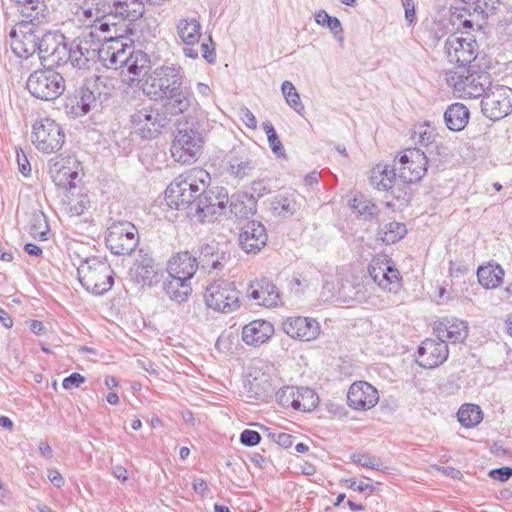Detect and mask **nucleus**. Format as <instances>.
Masks as SVG:
<instances>
[{"label": "nucleus", "instance_id": "obj_13", "mask_svg": "<svg viewBox=\"0 0 512 512\" xmlns=\"http://www.w3.org/2000/svg\"><path fill=\"white\" fill-rule=\"evenodd\" d=\"M65 139L62 127L50 118H44L33 125L32 142L43 153L59 150Z\"/></svg>", "mask_w": 512, "mask_h": 512}, {"label": "nucleus", "instance_id": "obj_5", "mask_svg": "<svg viewBox=\"0 0 512 512\" xmlns=\"http://www.w3.org/2000/svg\"><path fill=\"white\" fill-rule=\"evenodd\" d=\"M114 271L107 261L91 257L78 268L81 285L94 295H104L114 284Z\"/></svg>", "mask_w": 512, "mask_h": 512}, {"label": "nucleus", "instance_id": "obj_46", "mask_svg": "<svg viewBox=\"0 0 512 512\" xmlns=\"http://www.w3.org/2000/svg\"><path fill=\"white\" fill-rule=\"evenodd\" d=\"M406 233L407 229L404 223L392 221L384 224L380 228L378 235L384 243L391 245L401 240Z\"/></svg>", "mask_w": 512, "mask_h": 512}, {"label": "nucleus", "instance_id": "obj_28", "mask_svg": "<svg viewBox=\"0 0 512 512\" xmlns=\"http://www.w3.org/2000/svg\"><path fill=\"white\" fill-rule=\"evenodd\" d=\"M434 332L446 342L462 343L468 336V324L456 317H444L435 322Z\"/></svg>", "mask_w": 512, "mask_h": 512}, {"label": "nucleus", "instance_id": "obj_57", "mask_svg": "<svg viewBox=\"0 0 512 512\" xmlns=\"http://www.w3.org/2000/svg\"><path fill=\"white\" fill-rule=\"evenodd\" d=\"M259 432L251 429H245L240 433L239 442L245 447H254L261 442Z\"/></svg>", "mask_w": 512, "mask_h": 512}, {"label": "nucleus", "instance_id": "obj_14", "mask_svg": "<svg viewBox=\"0 0 512 512\" xmlns=\"http://www.w3.org/2000/svg\"><path fill=\"white\" fill-rule=\"evenodd\" d=\"M481 111L493 121L509 115L512 112V89L503 85L490 87L482 97Z\"/></svg>", "mask_w": 512, "mask_h": 512}, {"label": "nucleus", "instance_id": "obj_26", "mask_svg": "<svg viewBox=\"0 0 512 512\" xmlns=\"http://www.w3.org/2000/svg\"><path fill=\"white\" fill-rule=\"evenodd\" d=\"M247 297L258 305L275 307L280 301V292L272 280L263 277L250 282L247 288Z\"/></svg>", "mask_w": 512, "mask_h": 512}, {"label": "nucleus", "instance_id": "obj_52", "mask_svg": "<svg viewBox=\"0 0 512 512\" xmlns=\"http://www.w3.org/2000/svg\"><path fill=\"white\" fill-rule=\"evenodd\" d=\"M474 13L481 16L482 19L493 13L498 4V0H461Z\"/></svg>", "mask_w": 512, "mask_h": 512}, {"label": "nucleus", "instance_id": "obj_38", "mask_svg": "<svg viewBox=\"0 0 512 512\" xmlns=\"http://www.w3.org/2000/svg\"><path fill=\"white\" fill-rule=\"evenodd\" d=\"M166 295L177 303L185 302L192 292L190 280L176 275H169L163 283Z\"/></svg>", "mask_w": 512, "mask_h": 512}, {"label": "nucleus", "instance_id": "obj_58", "mask_svg": "<svg viewBox=\"0 0 512 512\" xmlns=\"http://www.w3.org/2000/svg\"><path fill=\"white\" fill-rule=\"evenodd\" d=\"M251 191L250 194H254L256 200H258L271 192V186L268 180L258 179L251 183Z\"/></svg>", "mask_w": 512, "mask_h": 512}, {"label": "nucleus", "instance_id": "obj_15", "mask_svg": "<svg viewBox=\"0 0 512 512\" xmlns=\"http://www.w3.org/2000/svg\"><path fill=\"white\" fill-rule=\"evenodd\" d=\"M102 83L101 78L97 77L95 81L82 85L74 94L68 95L64 103L66 113L73 117L87 114L95 107L97 98L101 96L98 88Z\"/></svg>", "mask_w": 512, "mask_h": 512}, {"label": "nucleus", "instance_id": "obj_30", "mask_svg": "<svg viewBox=\"0 0 512 512\" xmlns=\"http://www.w3.org/2000/svg\"><path fill=\"white\" fill-rule=\"evenodd\" d=\"M199 267L198 256L196 257L188 251H183L172 256L169 260L167 271L169 275H176L191 280Z\"/></svg>", "mask_w": 512, "mask_h": 512}, {"label": "nucleus", "instance_id": "obj_61", "mask_svg": "<svg viewBox=\"0 0 512 512\" xmlns=\"http://www.w3.org/2000/svg\"><path fill=\"white\" fill-rule=\"evenodd\" d=\"M343 482L345 483V486L349 489H352L354 491H357L359 493L364 492L367 489H370L371 491L374 490V486L371 483H364L357 481L356 478H348L344 479Z\"/></svg>", "mask_w": 512, "mask_h": 512}, {"label": "nucleus", "instance_id": "obj_34", "mask_svg": "<svg viewBox=\"0 0 512 512\" xmlns=\"http://www.w3.org/2000/svg\"><path fill=\"white\" fill-rule=\"evenodd\" d=\"M230 211L239 219H249L257 212V200L254 194L239 191L230 198Z\"/></svg>", "mask_w": 512, "mask_h": 512}, {"label": "nucleus", "instance_id": "obj_55", "mask_svg": "<svg viewBox=\"0 0 512 512\" xmlns=\"http://www.w3.org/2000/svg\"><path fill=\"white\" fill-rule=\"evenodd\" d=\"M295 388L296 386H281L278 391L274 392L277 402L282 407H292L294 409V406H296Z\"/></svg>", "mask_w": 512, "mask_h": 512}, {"label": "nucleus", "instance_id": "obj_4", "mask_svg": "<svg viewBox=\"0 0 512 512\" xmlns=\"http://www.w3.org/2000/svg\"><path fill=\"white\" fill-rule=\"evenodd\" d=\"M185 75L179 65H162L145 75L143 92L154 101L163 100L166 95L184 83Z\"/></svg>", "mask_w": 512, "mask_h": 512}, {"label": "nucleus", "instance_id": "obj_33", "mask_svg": "<svg viewBox=\"0 0 512 512\" xmlns=\"http://www.w3.org/2000/svg\"><path fill=\"white\" fill-rule=\"evenodd\" d=\"M370 182L377 190L388 192L399 183L398 167L395 164L376 165L371 171Z\"/></svg>", "mask_w": 512, "mask_h": 512}, {"label": "nucleus", "instance_id": "obj_39", "mask_svg": "<svg viewBox=\"0 0 512 512\" xmlns=\"http://www.w3.org/2000/svg\"><path fill=\"white\" fill-rule=\"evenodd\" d=\"M255 169L256 162L248 156L239 155L237 152H234L229 158L228 172L235 178L244 179L251 176Z\"/></svg>", "mask_w": 512, "mask_h": 512}, {"label": "nucleus", "instance_id": "obj_24", "mask_svg": "<svg viewBox=\"0 0 512 512\" xmlns=\"http://www.w3.org/2000/svg\"><path fill=\"white\" fill-rule=\"evenodd\" d=\"M162 101L161 108L170 119L189 112L197 105L192 89L184 83L166 95Z\"/></svg>", "mask_w": 512, "mask_h": 512}, {"label": "nucleus", "instance_id": "obj_62", "mask_svg": "<svg viewBox=\"0 0 512 512\" xmlns=\"http://www.w3.org/2000/svg\"><path fill=\"white\" fill-rule=\"evenodd\" d=\"M201 52L202 57L210 64H213L216 61V53H215V47L214 43L209 37V43H202L201 44Z\"/></svg>", "mask_w": 512, "mask_h": 512}, {"label": "nucleus", "instance_id": "obj_51", "mask_svg": "<svg viewBox=\"0 0 512 512\" xmlns=\"http://www.w3.org/2000/svg\"><path fill=\"white\" fill-rule=\"evenodd\" d=\"M340 295L344 302H357L362 303L367 299V293L364 285L358 284H346L342 285L340 289Z\"/></svg>", "mask_w": 512, "mask_h": 512}, {"label": "nucleus", "instance_id": "obj_54", "mask_svg": "<svg viewBox=\"0 0 512 512\" xmlns=\"http://www.w3.org/2000/svg\"><path fill=\"white\" fill-rule=\"evenodd\" d=\"M353 463L360 465L364 468L380 471L382 469V463L379 458L370 456L367 453L357 452L350 456Z\"/></svg>", "mask_w": 512, "mask_h": 512}, {"label": "nucleus", "instance_id": "obj_32", "mask_svg": "<svg viewBox=\"0 0 512 512\" xmlns=\"http://www.w3.org/2000/svg\"><path fill=\"white\" fill-rule=\"evenodd\" d=\"M65 159L58 157L52 158L48 162L49 173L54 184L63 189H72L75 187L74 180L78 173L65 164Z\"/></svg>", "mask_w": 512, "mask_h": 512}, {"label": "nucleus", "instance_id": "obj_1", "mask_svg": "<svg viewBox=\"0 0 512 512\" xmlns=\"http://www.w3.org/2000/svg\"><path fill=\"white\" fill-rule=\"evenodd\" d=\"M221 188L215 193L208 190L206 183L192 174L177 176L166 188L165 199L167 204L176 210L184 211L191 220L198 222H212L221 215L229 202L227 193Z\"/></svg>", "mask_w": 512, "mask_h": 512}, {"label": "nucleus", "instance_id": "obj_9", "mask_svg": "<svg viewBox=\"0 0 512 512\" xmlns=\"http://www.w3.org/2000/svg\"><path fill=\"white\" fill-rule=\"evenodd\" d=\"M27 89L37 99L50 101L58 98L65 90V80L61 73L46 65L28 77Z\"/></svg>", "mask_w": 512, "mask_h": 512}, {"label": "nucleus", "instance_id": "obj_35", "mask_svg": "<svg viewBox=\"0 0 512 512\" xmlns=\"http://www.w3.org/2000/svg\"><path fill=\"white\" fill-rule=\"evenodd\" d=\"M108 14L114 18L119 16L124 20L135 21L144 14L143 0H117L112 6L108 5Z\"/></svg>", "mask_w": 512, "mask_h": 512}, {"label": "nucleus", "instance_id": "obj_11", "mask_svg": "<svg viewBox=\"0 0 512 512\" xmlns=\"http://www.w3.org/2000/svg\"><path fill=\"white\" fill-rule=\"evenodd\" d=\"M105 244L114 255H129L139 244L138 230L128 221L113 223L108 228Z\"/></svg>", "mask_w": 512, "mask_h": 512}, {"label": "nucleus", "instance_id": "obj_12", "mask_svg": "<svg viewBox=\"0 0 512 512\" xmlns=\"http://www.w3.org/2000/svg\"><path fill=\"white\" fill-rule=\"evenodd\" d=\"M398 178L403 184L420 181L428 170L429 157L420 148H408L398 158Z\"/></svg>", "mask_w": 512, "mask_h": 512}, {"label": "nucleus", "instance_id": "obj_48", "mask_svg": "<svg viewBox=\"0 0 512 512\" xmlns=\"http://www.w3.org/2000/svg\"><path fill=\"white\" fill-rule=\"evenodd\" d=\"M350 207L355 213L365 220H371L379 212L377 205L363 195L357 196L350 201Z\"/></svg>", "mask_w": 512, "mask_h": 512}, {"label": "nucleus", "instance_id": "obj_8", "mask_svg": "<svg viewBox=\"0 0 512 512\" xmlns=\"http://www.w3.org/2000/svg\"><path fill=\"white\" fill-rule=\"evenodd\" d=\"M205 304L208 308L223 314L238 310L241 306L240 291L234 282L217 279L205 289Z\"/></svg>", "mask_w": 512, "mask_h": 512}, {"label": "nucleus", "instance_id": "obj_18", "mask_svg": "<svg viewBox=\"0 0 512 512\" xmlns=\"http://www.w3.org/2000/svg\"><path fill=\"white\" fill-rule=\"evenodd\" d=\"M368 272L374 283L383 290L397 293L402 287V277L391 259L386 257L373 259L369 264Z\"/></svg>", "mask_w": 512, "mask_h": 512}, {"label": "nucleus", "instance_id": "obj_64", "mask_svg": "<svg viewBox=\"0 0 512 512\" xmlns=\"http://www.w3.org/2000/svg\"><path fill=\"white\" fill-rule=\"evenodd\" d=\"M240 119L250 129H256L257 120L255 115L246 107L240 110Z\"/></svg>", "mask_w": 512, "mask_h": 512}, {"label": "nucleus", "instance_id": "obj_19", "mask_svg": "<svg viewBox=\"0 0 512 512\" xmlns=\"http://www.w3.org/2000/svg\"><path fill=\"white\" fill-rule=\"evenodd\" d=\"M129 275L136 284L142 287H153L160 282L163 271L148 252L140 249L138 257L129 270Z\"/></svg>", "mask_w": 512, "mask_h": 512}, {"label": "nucleus", "instance_id": "obj_56", "mask_svg": "<svg viewBox=\"0 0 512 512\" xmlns=\"http://www.w3.org/2000/svg\"><path fill=\"white\" fill-rule=\"evenodd\" d=\"M388 192L393 196L394 199L400 201L401 204L408 205L413 198V194L411 189L407 184H403L399 181L393 188H391Z\"/></svg>", "mask_w": 512, "mask_h": 512}, {"label": "nucleus", "instance_id": "obj_6", "mask_svg": "<svg viewBox=\"0 0 512 512\" xmlns=\"http://www.w3.org/2000/svg\"><path fill=\"white\" fill-rule=\"evenodd\" d=\"M31 17L29 22H22L17 28L11 29L9 36L11 39V49L13 53L22 59H28L38 52L39 37L41 34V26L39 25L41 18L45 16L39 12L29 13Z\"/></svg>", "mask_w": 512, "mask_h": 512}, {"label": "nucleus", "instance_id": "obj_3", "mask_svg": "<svg viewBox=\"0 0 512 512\" xmlns=\"http://www.w3.org/2000/svg\"><path fill=\"white\" fill-rule=\"evenodd\" d=\"M445 80L461 98L483 97L491 87L490 73L479 64L448 70Z\"/></svg>", "mask_w": 512, "mask_h": 512}, {"label": "nucleus", "instance_id": "obj_43", "mask_svg": "<svg viewBox=\"0 0 512 512\" xmlns=\"http://www.w3.org/2000/svg\"><path fill=\"white\" fill-rule=\"evenodd\" d=\"M130 49L126 50L123 67L127 69L130 74L138 75L148 63L149 58L146 53L141 50H135L130 39Z\"/></svg>", "mask_w": 512, "mask_h": 512}, {"label": "nucleus", "instance_id": "obj_60", "mask_svg": "<svg viewBox=\"0 0 512 512\" xmlns=\"http://www.w3.org/2000/svg\"><path fill=\"white\" fill-rule=\"evenodd\" d=\"M92 1V5H95V13L93 12V8L92 7H87L84 9V15L87 17V18H92L93 16L96 17V19H98L99 17H102L104 16V14L106 13V4L104 2H102V0H91Z\"/></svg>", "mask_w": 512, "mask_h": 512}, {"label": "nucleus", "instance_id": "obj_25", "mask_svg": "<svg viewBox=\"0 0 512 512\" xmlns=\"http://www.w3.org/2000/svg\"><path fill=\"white\" fill-rule=\"evenodd\" d=\"M239 245L246 253H257L267 243L268 235L260 221L251 220L240 228Z\"/></svg>", "mask_w": 512, "mask_h": 512}, {"label": "nucleus", "instance_id": "obj_29", "mask_svg": "<svg viewBox=\"0 0 512 512\" xmlns=\"http://www.w3.org/2000/svg\"><path fill=\"white\" fill-rule=\"evenodd\" d=\"M379 401L376 386H349L347 392L348 405L355 410H368Z\"/></svg>", "mask_w": 512, "mask_h": 512}, {"label": "nucleus", "instance_id": "obj_47", "mask_svg": "<svg viewBox=\"0 0 512 512\" xmlns=\"http://www.w3.org/2000/svg\"><path fill=\"white\" fill-rule=\"evenodd\" d=\"M243 389L241 396L248 403L254 401L270 402L274 396L273 386H243Z\"/></svg>", "mask_w": 512, "mask_h": 512}, {"label": "nucleus", "instance_id": "obj_40", "mask_svg": "<svg viewBox=\"0 0 512 512\" xmlns=\"http://www.w3.org/2000/svg\"><path fill=\"white\" fill-rule=\"evenodd\" d=\"M294 410L310 412L319 404V396L310 386H296Z\"/></svg>", "mask_w": 512, "mask_h": 512}, {"label": "nucleus", "instance_id": "obj_36", "mask_svg": "<svg viewBox=\"0 0 512 512\" xmlns=\"http://www.w3.org/2000/svg\"><path fill=\"white\" fill-rule=\"evenodd\" d=\"M469 119L468 107L460 102L450 104L444 112L446 127L454 132L462 131L467 126Z\"/></svg>", "mask_w": 512, "mask_h": 512}, {"label": "nucleus", "instance_id": "obj_17", "mask_svg": "<svg viewBox=\"0 0 512 512\" xmlns=\"http://www.w3.org/2000/svg\"><path fill=\"white\" fill-rule=\"evenodd\" d=\"M97 49V59L108 69L123 68L124 57L130 49V38L124 35L105 36Z\"/></svg>", "mask_w": 512, "mask_h": 512}, {"label": "nucleus", "instance_id": "obj_41", "mask_svg": "<svg viewBox=\"0 0 512 512\" xmlns=\"http://www.w3.org/2000/svg\"><path fill=\"white\" fill-rule=\"evenodd\" d=\"M271 210L274 215L290 217L297 211L294 193H279L271 200Z\"/></svg>", "mask_w": 512, "mask_h": 512}, {"label": "nucleus", "instance_id": "obj_2", "mask_svg": "<svg viewBox=\"0 0 512 512\" xmlns=\"http://www.w3.org/2000/svg\"><path fill=\"white\" fill-rule=\"evenodd\" d=\"M207 119L188 117L179 123L172 141L171 154L175 161L191 164L200 156L206 134Z\"/></svg>", "mask_w": 512, "mask_h": 512}, {"label": "nucleus", "instance_id": "obj_22", "mask_svg": "<svg viewBox=\"0 0 512 512\" xmlns=\"http://www.w3.org/2000/svg\"><path fill=\"white\" fill-rule=\"evenodd\" d=\"M449 355L448 345L443 338H427L417 349V363L424 368L441 365Z\"/></svg>", "mask_w": 512, "mask_h": 512}, {"label": "nucleus", "instance_id": "obj_63", "mask_svg": "<svg viewBox=\"0 0 512 512\" xmlns=\"http://www.w3.org/2000/svg\"><path fill=\"white\" fill-rule=\"evenodd\" d=\"M402 6L405 12V20L409 25H414L416 23V11L415 4L413 0H401Z\"/></svg>", "mask_w": 512, "mask_h": 512}, {"label": "nucleus", "instance_id": "obj_21", "mask_svg": "<svg viewBox=\"0 0 512 512\" xmlns=\"http://www.w3.org/2000/svg\"><path fill=\"white\" fill-rule=\"evenodd\" d=\"M94 37V32L90 31L87 35L77 37L70 43H67L68 61L73 67L85 69L89 68L91 62H95L99 45L94 43Z\"/></svg>", "mask_w": 512, "mask_h": 512}, {"label": "nucleus", "instance_id": "obj_20", "mask_svg": "<svg viewBox=\"0 0 512 512\" xmlns=\"http://www.w3.org/2000/svg\"><path fill=\"white\" fill-rule=\"evenodd\" d=\"M196 254L200 268L209 273L221 272L232 261L230 250L215 240L199 245Z\"/></svg>", "mask_w": 512, "mask_h": 512}, {"label": "nucleus", "instance_id": "obj_27", "mask_svg": "<svg viewBox=\"0 0 512 512\" xmlns=\"http://www.w3.org/2000/svg\"><path fill=\"white\" fill-rule=\"evenodd\" d=\"M245 384H271L279 381L277 368L262 358L251 360L244 372Z\"/></svg>", "mask_w": 512, "mask_h": 512}, {"label": "nucleus", "instance_id": "obj_31", "mask_svg": "<svg viewBox=\"0 0 512 512\" xmlns=\"http://www.w3.org/2000/svg\"><path fill=\"white\" fill-rule=\"evenodd\" d=\"M274 333L273 325L266 320L251 321L242 329V340L251 346H259L266 342Z\"/></svg>", "mask_w": 512, "mask_h": 512}, {"label": "nucleus", "instance_id": "obj_37", "mask_svg": "<svg viewBox=\"0 0 512 512\" xmlns=\"http://www.w3.org/2000/svg\"><path fill=\"white\" fill-rule=\"evenodd\" d=\"M504 276L505 270L498 263L488 262L480 265L477 269L478 282L485 289L499 287L503 283Z\"/></svg>", "mask_w": 512, "mask_h": 512}, {"label": "nucleus", "instance_id": "obj_23", "mask_svg": "<svg viewBox=\"0 0 512 512\" xmlns=\"http://www.w3.org/2000/svg\"><path fill=\"white\" fill-rule=\"evenodd\" d=\"M282 330L293 339L313 341L320 335L321 326L315 318L290 316L282 321Z\"/></svg>", "mask_w": 512, "mask_h": 512}, {"label": "nucleus", "instance_id": "obj_53", "mask_svg": "<svg viewBox=\"0 0 512 512\" xmlns=\"http://www.w3.org/2000/svg\"><path fill=\"white\" fill-rule=\"evenodd\" d=\"M263 130L267 135V140L272 152L277 157L285 156V149L277 135V132L270 121L263 122Z\"/></svg>", "mask_w": 512, "mask_h": 512}, {"label": "nucleus", "instance_id": "obj_10", "mask_svg": "<svg viewBox=\"0 0 512 512\" xmlns=\"http://www.w3.org/2000/svg\"><path fill=\"white\" fill-rule=\"evenodd\" d=\"M67 38L59 31L41 27L38 43V56L43 66H62L69 60Z\"/></svg>", "mask_w": 512, "mask_h": 512}, {"label": "nucleus", "instance_id": "obj_42", "mask_svg": "<svg viewBox=\"0 0 512 512\" xmlns=\"http://www.w3.org/2000/svg\"><path fill=\"white\" fill-rule=\"evenodd\" d=\"M201 25L195 18L181 19L177 24V33L186 45H194L201 37Z\"/></svg>", "mask_w": 512, "mask_h": 512}, {"label": "nucleus", "instance_id": "obj_16", "mask_svg": "<svg viewBox=\"0 0 512 512\" xmlns=\"http://www.w3.org/2000/svg\"><path fill=\"white\" fill-rule=\"evenodd\" d=\"M477 42L469 38H463L455 34L450 35L445 41V52L450 63L455 68L467 67L477 63Z\"/></svg>", "mask_w": 512, "mask_h": 512}, {"label": "nucleus", "instance_id": "obj_7", "mask_svg": "<svg viewBox=\"0 0 512 512\" xmlns=\"http://www.w3.org/2000/svg\"><path fill=\"white\" fill-rule=\"evenodd\" d=\"M169 122L165 111L153 104L143 105L130 115L131 128L142 140L156 138Z\"/></svg>", "mask_w": 512, "mask_h": 512}, {"label": "nucleus", "instance_id": "obj_49", "mask_svg": "<svg viewBox=\"0 0 512 512\" xmlns=\"http://www.w3.org/2000/svg\"><path fill=\"white\" fill-rule=\"evenodd\" d=\"M314 20L317 24L321 26H325L334 34L337 39H343V28L340 20L335 17L329 15L325 10H318L314 14Z\"/></svg>", "mask_w": 512, "mask_h": 512}, {"label": "nucleus", "instance_id": "obj_59", "mask_svg": "<svg viewBox=\"0 0 512 512\" xmlns=\"http://www.w3.org/2000/svg\"><path fill=\"white\" fill-rule=\"evenodd\" d=\"M488 476L493 480H497L499 482H506L510 478H512V467L503 466L500 468L491 469L488 472Z\"/></svg>", "mask_w": 512, "mask_h": 512}, {"label": "nucleus", "instance_id": "obj_50", "mask_svg": "<svg viewBox=\"0 0 512 512\" xmlns=\"http://www.w3.org/2000/svg\"><path fill=\"white\" fill-rule=\"evenodd\" d=\"M282 94L287 104L298 114L303 115L305 107L300 99V95L297 92L295 86L290 81H284L281 85Z\"/></svg>", "mask_w": 512, "mask_h": 512}, {"label": "nucleus", "instance_id": "obj_44", "mask_svg": "<svg viewBox=\"0 0 512 512\" xmlns=\"http://www.w3.org/2000/svg\"><path fill=\"white\" fill-rule=\"evenodd\" d=\"M459 423L465 428L477 426L483 419V413L476 404H463L457 413Z\"/></svg>", "mask_w": 512, "mask_h": 512}, {"label": "nucleus", "instance_id": "obj_45", "mask_svg": "<svg viewBox=\"0 0 512 512\" xmlns=\"http://www.w3.org/2000/svg\"><path fill=\"white\" fill-rule=\"evenodd\" d=\"M49 230L45 213L41 210L33 211L29 220V234L35 239L44 241L47 240Z\"/></svg>", "mask_w": 512, "mask_h": 512}]
</instances>
